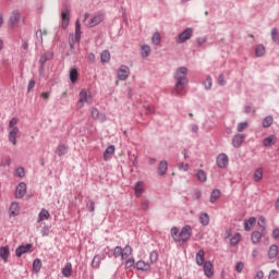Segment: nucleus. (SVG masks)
I'll return each mask as SVG.
<instances>
[{
	"label": "nucleus",
	"mask_w": 279,
	"mask_h": 279,
	"mask_svg": "<svg viewBox=\"0 0 279 279\" xmlns=\"http://www.w3.org/2000/svg\"><path fill=\"white\" fill-rule=\"evenodd\" d=\"M189 69L186 66H180L174 71V94L182 95L184 93V88H186V84H189Z\"/></svg>",
	"instance_id": "1"
},
{
	"label": "nucleus",
	"mask_w": 279,
	"mask_h": 279,
	"mask_svg": "<svg viewBox=\"0 0 279 279\" xmlns=\"http://www.w3.org/2000/svg\"><path fill=\"white\" fill-rule=\"evenodd\" d=\"M171 236L175 243H186L189 239H191V234H193V229L191 226H185L181 229H178V227H172L170 230Z\"/></svg>",
	"instance_id": "2"
},
{
	"label": "nucleus",
	"mask_w": 279,
	"mask_h": 279,
	"mask_svg": "<svg viewBox=\"0 0 279 279\" xmlns=\"http://www.w3.org/2000/svg\"><path fill=\"white\" fill-rule=\"evenodd\" d=\"M19 118H12L9 122V142L12 145H16V138H19Z\"/></svg>",
	"instance_id": "3"
},
{
	"label": "nucleus",
	"mask_w": 279,
	"mask_h": 279,
	"mask_svg": "<svg viewBox=\"0 0 279 279\" xmlns=\"http://www.w3.org/2000/svg\"><path fill=\"white\" fill-rule=\"evenodd\" d=\"M84 104H88L89 106L90 104H93V94H90V92L82 89L80 92V98L77 101L78 108H84Z\"/></svg>",
	"instance_id": "4"
},
{
	"label": "nucleus",
	"mask_w": 279,
	"mask_h": 279,
	"mask_svg": "<svg viewBox=\"0 0 279 279\" xmlns=\"http://www.w3.org/2000/svg\"><path fill=\"white\" fill-rule=\"evenodd\" d=\"M192 36H193V28H186L185 31L179 34L177 43H179L180 45L182 43H186V40H191Z\"/></svg>",
	"instance_id": "5"
},
{
	"label": "nucleus",
	"mask_w": 279,
	"mask_h": 279,
	"mask_svg": "<svg viewBox=\"0 0 279 279\" xmlns=\"http://www.w3.org/2000/svg\"><path fill=\"white\" fill-rule=\"evenodd\" d=\"M230 165V159L228 158V155L226 154H220L217 157V167L219 169H226Z\"/></svg>",
	"instance_id": "6"
},
{
	"label": "nucleus",
	"mask_w": 279,
	"mask_h": 279,
	"mask_svg": "<svg viewBox=\"0 0 279 279\" xmlns=\"http://www.w3.org/2000/svg\"><path fill=\"white\" fill-rule=\"evenodd\" d=\"M26 193H27V184H25V182H21L15 190L16 199H22V197H25Z\"/></svg>",
	"instance_id": "7"
},
{
	"label": "nucleus",
	"mask_w": 279,
	"mask_h": 279,
	"mask_svg": "<svg viewBox=\"0 0 279 279\" xmlns=\"http://www.w3.org/2000/svg\"><path fill=\"white\" fill-rule=\"evenodd\" d=\"M118 77L121 82H125L130 77V68L128 65H121L118 70Z\"/></svg>",
	"instance_id": "8"
},
{
	"label": "nucleus",
	"mask_w": 279,
	"mask_h": 279,
	"mask_svg": "<svg viewBox=\"0 0 279 279\" xmlns=\"http://www.w3.org/2000/svg\"><path fill=\"white\" fill-rule=\"evenodd\" d=\"M71 11L69 9H65L61 12V19H62V24L61 27L63 29H66L69 27V23L71 22Z\"/></svg>",
	"instance_id": "9"
},
{
	"label": "nucleus",
	"mask_w": 279,
	"mask_h": 279,
	"mask_svg": "<svg viewBox=\"0 0 279 279\" xmlns=\"http://www.w3.org/2000/svg\"><path fill=\"white\" fill-rule=\"evenodd\" d=\"M19 21H21V13H19V11H13L9 19L10 27H16Z\"/></svg>",
	"instance_id": "10"
},
{
	"label": "nucleus",
	"mask_w": 279,
	"mask_h": 279,
	"mask_svg": "<svg viewBox=\"0 0 279 279\" xmlns=\"http://www.w3.org/2000/svg\"><path fill=\"white\" fill-rule=\"evenodd\" d=\"M21 213V205L19 203L13 202L9 208V215L10 217H19Z\"/></svg>",
	"instance_id": "11"
},
{
	"label": "nucleus",
	"mask_w": 279,
	"mask_h": 279,
	"mask_svg": "<svg viewBox=\"0 0 279 279\" xmlns=\"http://www.w3.org/2000/svg\"><path fill=\"white\" fill-rule=\"evenodd\" d=\"M204 274L207 278H213V276H215V268L213 267V263H204Z\"/></svg>",
	"instance_id": "12"
},
{
	"label": "nucleus",
	"mask_w": 279,
	"mask_h": 279,
	"mask_svg": "<svg viewBox=\"0 0 279 279\" xmlns=\"http://www.w3.org/2000/svg\"><path fill=\"white\" fill-rule=\"evenodd\" d=\"M82 38V28H75V35L70 36V47H74L75 43H80Z\"/></svg>",
	"instance_id": "13"
},
{
	"label": "nucleus",
	"mask_w": 279,
	"mask_h": 279,
	"mask_svg": "<svg viewBox=\"0 0 279 279\" xmlns=\"http://www.w3.org/2000/svg\"><path fill=\"white\" fill-rule=\"evenodd\" d=\"M101 21H104V14L98 13L90 19L89 23L87 24V27H96V25H99Z\"/></svg>",
	"instance_id": "14"
},
{
	"label": "nucleus",
	"mask_w": 279,
	"mask_h": 279,
	"mask_svg": "<svg viewBox=\"0 0 279 279\" xmlns=\"http://www.w3.org/2000/svg\"><path fill=\"white\" fill-rule=\"evenodd\" d=\"M243 141H245V135H243V134L234 135L233 138H232L233 147L239 149V147H241V145H243Z\"/></svg>",
	"instance_id": "15"
},
{
	"label": "nucleus",
	"mask_w": 279,
	"mask_h": 279,
	"mask_svg": "<svg viewBox=\"0 0 279 279\" xmlns=\"http://www.w3.org/2000/svg\"><path fill=\"white\" fill-rule=\"evenodd\" d=\"M29 250H32V244L21 245L16 248L15 256H17V258H21V256L23 254H27Z\"/></svg>",
	"instance_id": "16"
},
{
	"label": "nucleus",
	"mask_w": 279,
	"mask_h": 279,
	"mask_svg": "<svg viewBox=\"0 0 279 279\" xmlns=\"http://www.w3.org/2000/svg\"><path fill=\"white\" fill-rule=\"evenodd\" d=\"M106 254L102 255H95L92 262V267L94 269H99V266L101 265V262L105 260Z\"/></svg>",
	"instance_id": "17"
},
{
	"label": "nucleus",
	"mask_w": 279,
	"mask_h": 279,
	"mask_svg": "<svg viewBox=\"0 0 279 279\" xmlns=\"http://www.w3.org/2000/svg\"><path fill=\"white\" fill-rule=\"evenodd\" d=\"M195 177H196V180L201 183L208 181V173H206V171L202 169L196 170Z\"/></svg>",
	"instance_id": "18"
},
{
	"label": "nucleus",
	"mask_w": 279,
	"mask_h": 279,
	"mask_svg": "<svg viewBox=\"0 0 279 279\" xmlns=\"http://www.w3.org/2000/svg\"><path fill=\"white\" fill-rule=\"evenodd\" d=\"M92 119L99 120V121H101V123H104V121H106V114L100 113L99 109L93 108L92 109Z\"/></svg>",
	"instance_id": "19"
},
{
	"label": "nucleus",
	"mask_w": 279,
	"mask_h": 279,
	"mask_svg": "<svg viewBox=\"0 0 279 279\" xmlns=\"http://www.w3.org/2000/svg\"><path fill=\"white\" fill-rule=\"evenodd\" d=\"M51 217V214H49V210L41 209L38 214L37 223H43V221H47Z\"/></svg>",
	"instance_id": "20"
},
{
	"label": "nucleus",
	"mask_w": 279,
	"mask_h": 279,
	"mask_svg": "<svg viewBox=\"0 0 279 279\" xmlns=\"http://www.w3.org/2000/svg\"><path fill=\"white\" fill-rule=\"evenodd\" d=\"M10 257V246H1L0 247V258L4 263H8V258Z\"/></svg>",
	"instance_id": "21"
},
{
	"label": "nucleus",
	"mask_w": 279,
	"mask_h": 279,
	"mask_svg": "<svg viewBox=\"0 0 279 279\" xmlns=\"http://www.w3.org/2000/svg\"><path fill=\"white\" fill-rule=\"evenodd\" d=\"M134 250L130 244H126L125 247L122 248V260H126V258H130Z\"/></svg>",
	"instance_id": "22"
},
{
	"label": "nucleus",
	"mask_w": 279,
	"mask_h": 279,
	"mask_svg": "<svg viewBox=\"0 0 279 279\" xmlns=\"http://www.w3.org/2000/svg\"><path fill=\"white\" fill-rule=\"evenodd\" d=\"M134 191H135V195L136 197H141V195H143L144 191H145V185L142 181H138L135 183V187H134Z\"/></svg>",
	"instance_id": "23"
},
{
	"label": "nucleus",
	"mask_w": 279,
	"mask_h": 279,
	"mask_svg": "<svg viewBox=\"0 0 279 279\" xmlns=\"http://www.w3.org/2000/svg\"><path fill=\"white\" fill-rule=\"evenodd\" d=\"M168 169H169V163H167L166 160H162L159 162V166H158L159 175H165L167 173Z\"/></svg>",
	"instance_id": "24"
},
{
	"label": "nucleus",
	"mask_w": 279,
	"mask_h": 279,
	"mask_svg": "<svg viewBox=\"0 0 279 279\" xmlns=\"http://www.w3.org/2000/svg\"><path fill=\"white\" fill-rule=\"evenodd\" d=\"M62 274L65 278H71V275L73 274V265L71 263L65 264Z\"/></svg>",
	"instance_id": "25"
},
{
	"label": "nucleus",
	"mask_w": 279,
	"mask_h": 279,
	"mask_svg": "<svg viewBox=\"0 0 279 279\" xmlns=\"http://www.w3.org/2000/svg\"><path fill=\"white\" fill-rule=\"evenodd\" d=\"M113 154H114V145L107 147V149L104 153V160H110Z\"/></svg>",
	"instance_id": "26"
},
{
	"label": "nucleus",
	"mask_w": 279,
	"mask_h": 279,
	"mask_svg": "<svg viewBox=\"0 0 279 279\" xmlns=\"http://www.w3.org/2000/svg\"><path fill=\"white\" fill-rule=\"evenodd\" d=\"M136 269H138L140 271H147L149 269V263H145L143 260H138L135 264Z\"/></svg>",
	"instance_id": "27"
},
{
	"label": "nucleus",
	"mask_w": 279,
	"mask_h": 279,
	"mask_svg": "<svg viewBox=\"0 0 279 279\" xmlns=\"http://www.w3.org/2000/svg\"><path fill=\"white\" fill-rule=\"evenodd\" d=\"M256 223V218L251 217L248 220H246L244 222V229L246 232H250V230H252V228L254 227V225Z\"/></svg>",
	"instance_id": "28"
},
{
	"label": "nucleus",
	"mask_w": 279,
	"mask_h": 279,
	"mask_svg": "<svg viewBox=\"0 0 279 279\" xmlns=\"http://www.w3.org/2000/svg\"><path fill=\"white\" fill-rule=\"evenodd\" d=\"M264 147H271V145H276V136L270 135L266 137L263 142Z\"/></svg>",
	"instance_id": "29"
},
{
	"label": "nucleus",
	"mask_w": 279,
	"mask_h": 279,
	"mask_svg": "<svg viewBox=\"0 0 279 279\" xmlns=\"http://www.w3.org/2000/svg\"><path fill=\"white\" fill-rule=\"evenodd\" d=\"M263 168L255 169V172L253 174L254 182H260V180H263Z\"/></svg>",
	"instance_id": "30"
},
{
	"label": "nucleus",
	"mask_w": 279,
	"mask_h": 279,
	"mask_svg": "<svg viewBox=\"0 0 279 279\" xmlns=\"http://www.w3.org/2000/svg\"><path fill=\"white\" fill-rule=\"evenodd\" d=\"M199 221L202 226H208L210 223V216L207 213H202L199 216Z\"/></svg>",
	"instance_id": "31"
},
{
	"label": "nucleus",
	"mask_w": 279,
	"mask_h": 279,
	"mask_svg": "<svg viewBox=\"0 0 279 279\" xmlns=\"http://www.w3.org/2000/svg\"><path fill=\"white\" fill-rule=\"evenodd\" d=\"M256 58H263L265 56V46L263 44L257 45L255 48Z\"/></svg>",
	"instance_id": "32"
},
{
	"label": "nucleus",
	"mask_w": 279,
	"mask_h": 279,
	"mask_svg": "<svg viewBox=\"0 0 279 279\" xmlns=\"http://www.w3.org/2000/svg\"><path fill=\"white\" fill-rule=\"evenodd\" d=\"M204 256H205V253H204V250H201L196 253V264L202 266L204 265Z\"/></svg>",
	"instance_id": "33"
},
{
	"label": "nucleus",
	"mask_w": 279,
	"mask_h": 279,
	"mask_svg": "<svg viewBox=\"0 0 279 279\" xmlns=\"http://www.w3.org/2000/svg\"><path fill=\"white\" fill-rule=\"evenodd\" d=\"M269 258H276L278 256V245L274 244L268 251Z\"/></svg>",
	"instance_id": "34"
},
{
	"label": "nucleus",
	"mask_w": 279,
	"mask_h": 279,
	"mask_svg": "<svg viewBox=\"0 0 279 279\" xmlns=\"http://www.w3.org/2000/svg\"><path fill=\"white\" fill-rule=\"evenodd\" d=\"M253 243H260V239H263V233L258 231H254L251 235Z\"/></svg>",
	"instance_id": "35"
},
{
	"label": "nucleus",
	"mask_w": 279,
	"mask_h": 279,
	"mask_svg": "<svg viewBox=\"0 0 279 279\" xmlns=\"http://www.w3.org/2000/svg\"><path fill=\"white\" fill-rule=\"evenodd\" d=\"M219 197H221V191L219 190H214L210 194V203L215 204V202H217V199H219Z\"/></svg>",
	"instance_id": "36"
},
{
	"label": "nucleus",
	"mask_w": 279,
	"mask_h": 279,
	"mask_svg": "<svg viewBox=\"0 0 279 279\" xmlns=\"http://www.w3.org/2000/svg\"><path fill=\"white\" fill-rule=\"evenodd\" d=\"M150 53H151V47H149V45L142 46V58H149Z\"/></svg>",
	"instance_id": "37"
},
{
	"label": "nucleus",
	"mask_w": 279,
	"mask_h": 279,
	"mask_svg": "<svg viewBox=\"0 0 279 279\" xmlns=\"http://www.w3.org/2000/svg\"><path fill=\"white\" fill-rule=\"evenodd\" d=\"M68 150H69V147H66V145H64V144H61V145L58 146L56 153H57L58 156H64Z\"/></svg>",
	"instance_id": "38"
},
{
	"label": "nucleus",
	"mask_w": 279,
	"mask_h": 279,
	"mask_svg": "<svg viewBox=\"0 0 279 279\" xmlns=\"http://www.w3.org/2000/svg\"><path fill=\"white\" fill-rule=\"evenodd\" d=\"M78 73H77V69H72L70 71V81L72 82V84H75L77 82V77H78Z\"/></svg>",
	"instance_id": "39"
},
{
	"label": "nucleus",
	"mask_w": 279,
	"mask_h": 279,
	"mask_svg": "<svg viewBox=\"0 0 279 279\" xmlns=\"http://www.w3.org/2000/svg\"><path fill=\"white\" fill-rule=\"evenodd\" d=\"M272 123H274V117L267 116V117L263 120V128H271Z\"/></svg>",
	"instance_id": "40"
},
{
	"label": "nucleus",
	"mask_w": 279,
	"mask_h": 279,
	"mask_svg": "<svg viewBox=\"0 0 279 279\" xmlns=\"http://www.w3.org/2000/svg\"><path fill=\"white\" fill-rule=\"evenodd\" d=\"M238 243H241V233H235L230 240L231 246L238 245Z\"/></svg>",
	"instance_id": "41"
},
{
	"label": "nucleus",
	"mask_w": 279,
	"mask_h": 279,
	"mask_svg": "<svg viewBox=\"0 0 279 279\" xmlns=\"http://www.w3.org/2000/svg\"><path fill=\"white\" fill-rule=\"evenodd\" d=\"M47 34H48L47 29H44V31L43 29H38L36 32V37L39 40L40 45H43V43H44L43 36H47Z\"/></svg>",
	"instance_id": "42"
},
{
	"label": "nucleus",
	"mask_w": 279,
	"mask_h": 279,
	"mask_svg": "<svg viewBox=\"0 0 279 279\" xmlns=\"http://www.w3.org/2000/svg\"><path fill=\"white\" fill-rule=\"evenodd\" d=\"M114 258H119L121 256V260H123V248L121 246H116L113 250Z\"/></svg>",
	"instance_id": "43"
},
{
	"label": "nucleus",
	"mask_w": 279,
	"mask_h": 279,
	"mask_svg": "<svg viewBox=\"0 0 279 279\" xmlns=\"http://www.w3.org/2000/svg\"><path fill=\"white\" fill-rule=\"evenodd\" d=\"M101 62H110V51L104 50L100 54Z\"/></svg>",
	"instance_id": "44"
},
{
	"label": "nucleus",
	"mask_w": 279,
	"mask_h": 279,
	"mask_svg": "<svg viewBox=\"0 0 279 279\" xmlns=\"http://www.w3.org/2000/svg\"><path fill=\"white\" fill-rule=\"evenodd\" d=\"M271 38L276 43V45H279V33L278 28H272L271 29Z\"/></svg>",
	"instance_id": "45"
},
{
	"label": "nucleus",
	"mask_w": 279,
	"mask_h": 279,
	"mask_svg": "<svg viewBox=\"0 0 279 279\" xmlns=\"http://www.w3.org/2000/svg\"><path fill=\"white\" fill-rule=\"evenodd\" d=\"M43 267V262L40 259H35L33 263V269L34 271H40V268Z\"/></svg>",
	"instance_id": "46"
},
{
	"label": "nucleus",
	"mask_w": 279,
	"mask_h": 279,
	"mask_svg": "<svg viewBox=\"0 0 279 279\" xmlns=\"http://www.w3.org/2000/svg\"><path fill=\"white\" fill-rule=\"evenodd\" d=\"M160 33H155L151 37L153 45H160Z\"/></svg>",
	"instance_id": "47"
},
{
	"label": "nucleus",
	"mask_w": 279,
	"mask_h": 279,
	"mask_svg": "<svg viewBox=\"0 0 279 279\" xmlns=\"http://www.w3.org/2000/svg\"><path fill=\"white\" fill-rule=\"evenodd\" d=\"M247 122H240L236 126L238 132H245L247 130Z\"/></svg>",
	"instance_id": "48"
},
{
	"label": "nucleus",
	"mask_w": 279,
	"mask_h": 279,
	"mask_svg": "<svg viewBox=\"0 0 279 279\" xmlns=\"http://www.w3.org/2000/svg\"><path fill=\"white\" fill-rule=\"evenodd\" d=\"M15 175L17 178H25V168L19 167L15 171Z\"/></svg>",
	"instance_id": "49"
},
{
	"label": "nucleus",
	"mask_w": 279,
	"mask_h": 279,
	"mask_svg": "<svg viewBox=\"0 0 279 279\" xmlns=\"http://www.w3.org/2000/svg\"><path fill=\"white\" fill-rule=\"evenodd\" d=\"M87 209L89 213H95V201L89 199L86 204Z\"/></svg>",
	"instance_id": "50"
},
{
	"label": "nucleus",
	"mask_w": 279,
	"mask_h": 279,
	"mask_svg": "<svg viewBox=\"0 0 279 279\" xmlns=\"http://www.w3.org/2000/svg\"><path fill=\"white\" fill-rule=\"evenodd\" d=\"M205 87L207 90H210V88H213V78L210 76H207V78L205 80Z\"/></svg>",
	"instance_id": "51"
},
{
	"label": "nucleus",
	"mask_w": 279,
	"mask_h": 279,
	"mask_svg": "<svg viewBox=\"0 0 279 279\" xmlns=\"http://www.w3.org/2000/svg\"><path fill=\"white\" fill-rule=\"evenodd\" d=\"M134 257H130L126 262H125V269H130V267H134Z\"/></svg>",
	"instance_id": "52"
},
{
	"label": "nucleus",
	"mask_w": 279,
	"mask_h": 279,
	"mask_svg": "<svg viewBox=\"0 0 279 279\" xmlns=\"http://www.w3.org/2000/svg\"><path fill=\"white\" fill-rule=\"evenodd\" d=\"M279 272L276 269H272L269 275H268V279H278Z\"/></svg>",
	"instance_id": "53"
},
{
	"label": "nucleus",
	"mask_w": 279,
	"mask_h": 279,
	"mask_svg": "<svg viewBox=\"0 0 279 279\" xmlns=\"http://www.w3.org/2000/svg\"><path fill=\"white\" fill-rule=\"evenodd\" d=\"M243 267H245V264H243V262L236 263L235 270L238 271V274H241V271H243Z\"/></svg>",
	"instance_id": "54"
},
{
	"label": "nucleus",
	"mask_w": 279,
	"mask_h": 279,
	"mask_svg": "<svg viewBox=\"0 0 279 279\" xmlns=\"http://www.w3.org/2000/svg\"><path fill=\"white\" fill-rule=\"evenodd\" d=\"M49 232H50L49 226H45V227L41 229V236H49Z\"/></svg>",
	"instance_id": "55"
},
{
	"label": "nucleus",
	"mask_w": 279,
	"mask_h": 279,
	"mask_svg": "<svg viewBox=\"0 0 279 279\" xmlns=\"http://www.w3.org/2000/svg\"><path fill=\"white\" fill-rule=\"evenodd\" d=\"M178 167L181 171H187L190 169L189 163H184V162L179 163Z\"/></svg>",
	"instance_id": "56"
},
{
	"label": "nucleus",
	"mask_w": 279,
	"mask_h": 279,
	"mask_svg": "<svg viewBox=\"0 0 279 279\" xmlns=\"http://www.w3.org/2000/svg\"><path fill=\"white\" fill-rule=\"evenodd\" d=\"M218 84H219L220 86H226V78H225L223 74H220V75L218 76Z\"/></svg>",
	"instance_id": "57"
},
{
	"label": "nucleus",
	"mask_w": 279,
	"mask_h": 279,
	"mask_svg": "<svg viewBox=\"0 0 279 279\" xmlns=\"http://www.w3.org/2000/svg\"><path fill=\"white\" fill-rule=\"evenodd\" d=\"M158 260V253L151 252L150 253V263H156Z\"/></svg>",
	"instance_id": "58"
},
{
	"label": "nucleus",
	"mask_w": 279,
	"mask_h": 279,
	"mask_svg": "<svg viewBox=\"0 0 279 279\" xmlns=\"http://www.w3.org/2000/svg\"><path fill=\"white\" fill-rule=\"evenodd\" d=\"M265 225H266L265 217H259L258 219L259 228H263V230H265Z\"/></svg>",
	"instance_id": "59"
},
{
	"label": "nucleus",
	"mask_w": 279,
	"mask_h": 279,
	"mask_svg": "<svg viewBox=\"0 0 279 279\" xmlns=\"http://www.w3.org/2000/svg\"><path fill=\"white\" fill-rule=\"evenodd\" d=\"M144 108H145L147 114H151L155 110L154 106H151V105H146V106H144Z\"/></svg>",
	"instance_id": "60"
},
{
	"label": "nucleus",
	"mask_w": 279,
	"mask_h": 279,
	"mask_svg": "<svg viewBox=\"0 0 279 279\" xmlns=\"http://www.w3.org/2000/svg\"><path fill=\"white\" fill-rule=\"evenodd\" d=\"M34 86H36V82L34 80H31L28 82V87H27L28 93H29V90L34 89Z\"/></svg>",
	"instance_id": "61"
},
{
	"label": "nucleus",
	"mask_w": 279,
	"mask_h": 279,
	"mask_svg": "<svg viewBox=\"0 0 279 279\" xmlns=\"http://www.w3.org/2000/svg\"><path fill=\"white\" fill-rule=\"evenodd\" d=\"M48 60H49V54L45 53V54H43L41 58L39 59V62H40L41 64H45V62L48 61Z\"/></svg>",
	"instance_id": "62"
},
{
	"label": "nucleus",
	"mask_w": 279,
	"mask_h": 279,
	"mask_svg": "<svg viewBox=\"0 0 279 279\" xmlns=\"http://www.w3.org/2000/svg\"><path fill=\"white\" fill-rule=\"evenodd\" d=\"M265 278V272L263 270H259L256 272V276L254 279H264Z\"/></svg>",
	"instance_id": "63"
},
{
	"label": "nucleus",
	"mask_w": 279,
	"mask_h": 279,
	"mask_svg": "<svg viewBox=\"0 0 279 279\" xmlns=\"http://www.w3.org/2000/svg\"><path fill=\"white\" fill-rule=\"evenodd\" d=\"M272 236H274V239H279V229H275L272 231Z\"/></svg>",
	"instance_id": "64"
}]
</instances>
